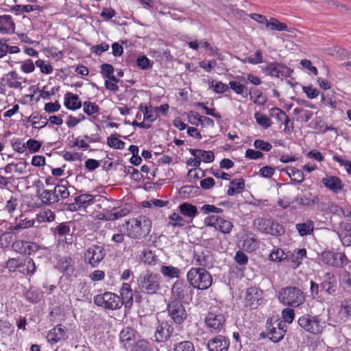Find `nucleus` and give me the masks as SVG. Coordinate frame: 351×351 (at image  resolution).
Returning a JSON list of instances; mask_svg holds the SVG:
<instances>
[{
	"mask_svg": "<svg viewBox=\"0 0 351 351\" xmlns=\"http://www.w3.org/2000/svg\"><path fill=\"white\" fill-rule=\"evenodd\" d=\"M190 154L196 158H199L204 162L209 163L214 160L215 154L212 151H205L199 149H190Z\"/></svg>",
	"mask_w": 351,
	"mask_h": 351,
	"instance_id": "29",
	"label": "nucleus"
},
{
	"mask_svg": "<svg viewBox=\"0 0 351 351\" xmlns=\"http://www.w3.org/2000/svg\"><path fill=\"white\" fill-rule=\"evenodd\" d=\"M254 117L257 123L262 126L263 128L267 129L270 126V119L267 115L261 114L259 112H256Z\"/></svg>",
	"mask_w": 351,
	"mask_h": 351,
	"instance_id": "55",
	"label": "nucleus"
},
{
	"mask_svg": "<svg viewBox=\"0 0 351 351\" xmlns=\"http://www.w3.org/2000/svg\"><path fill=\"white\" fill-rule=\"evenodd\" d=\"M254 147L256 149H259L264 152H269L271 149L272 145L269 142L257 139L254 142Z\"/></svg>",
	"mask_w": 351,
	"mask_h": 351,
	"instance_id": "63",
	"label": "nucleus"
},
{
	"mask_svg": "<svg viewBox=\"0 0 351 351\" xmlns=\"http://www.w3.org/2000/svg\"><path fill=\"white\" fill-rule=\"evenodd\" d=\"M283 171L290 177L291 180L293 182L300 183L304 179V173L302 171L294 167H287L283 169Z\"/></svg>",
	"mask_w": 351,
	"mask_h": 351,
	"instance_id": "34",
	"label": "nucleus"
},
{
	"mask_svg": "<svg viewBox=\"0 0 351 351\" xmlns=\"http://www.w3.org/2000/svg\"><path fill=\"white\" fill-rule=\"evenodd\" d=\"M339 284L345 290L351 291V273L344 271L339 276Z\"/></svg>",
	"mask_w": 351,
	"mask_h": 351,
	"instance_id": "47",
	"label": "nucleus"
},
{
	"mask_svg": "<svg viewBox=\"0 0 351 351\" xmlns=\"http://www.w3.org/2000/svg\"><path fill=\"white\" fill-rule=\"evenodd\" d=\"M178 209L182 215L191 219H193L198 214L197 207L188 202H184L181 204L179 206Z\"/></svg>",
	"mask_w": 351,
	"mask_h": 351,
	"instance_id": "31",
	"label": "nucleus"
},
{
	"mask_svg": "<svg viewBox=\"0 0 351 351\" xmlns=\"http://www.w3.org/2000/svg\"><path fill=\"white\" fill-rule=\"evenodd\" d=\"M171 293L176 300L189 301L193 297V288L189 283L177 280L172 287Z\"/></svg>",
	"mask_w": 351,
	"mask_h": 351,
	"instance_id": "8",
	"label": "nucleus"
},
{
	"mask_svg": "<svg viewBox=\"0 0 351 351\" xmlns=\"http://www.w3.org/2000/svg\"><path fill=\"white\" fill-rule=\"evenodd\" d=\"M167 310L168 315L177 324H182L187 317L186 311L180 301L170 300Z\"/></svg>",
	"mask_w": 351,
	"mask_h": 351,
	"instance_id": "9",
	"label": "nucleus"
},
{
	"mask_svg": "<svg viewBox=\"0 0 351 351\" xmlns=\"http://www.w3.org/2000/svg\"><path fill=\"white\" fill-rule=\"evenodd\" d=\"M270 258L273 261H282L286 260L287 258V254H286L282 249L278 248L274 250L270 254Z\"/></svg>",
	"mask_w": 351,
	"mask_h": 351,
	"instance_id": "58",
	"label": "nucleus"
},
{
	"mask_svg": "<svg viewBox=\"0 0 351 351\" xmlns=\"http://www.w3.org/2000/svg\"><path fill=\"white\" fill-rule=\"evenodd\" d=\"M19 271L23 274L32 275L36 271V265L32 258H26L23 264L21 263Z\"/></svg>",
	"mask_w": 351,
	"mask_h": 351,
	"instance_id": "40",
	"label": "nucleus"
},
{
	"mask_svg": "<svg viewBox=\"0 0 351 351\" xmlns=\"http://www.w3.org/2000/svg\"><path fill=\"white\" fill-rule=\"evenodd\" d=\"M267 234L273 236H279L284 233L285 230L282 225L278 222L269 219V225H268Z\"/></svg>",
	"mask_w": 351,
	"mask_h": 351,
	"instance_id": "42",
	"label": "nucleus"
},
{
	"mask_svg": "<svg viewBox=\"0 0 351 351\" xmlns=\"http://www.w3.org/2000/svg\"><path fill=\"white\" fill-rule=\"evenodd\" d=\"M173 326L168 322H159L154 332L155 340L159 343L166 342L173 336Z\"/></svg>",
	"mask_w": 351,
	"mask_h": 351,
	"instance_id": "12",
	"label": "nucleus"
},
{
	"mask_svg": "<svg viewBox=\"0 0 351 351\" xmlns=\"http://www.w3.org/2000/svg\"><path fill=\"white\" fill-rule=\"evenodd\" d=\"M263 300V291L257 287H250L246 290L245 304L252 309L257 308Z\"/></svg>",
	"mask_w": 351,
	"mask_h": 351,
	"instance_id": "14",
	"label": "nucleus"
},
{
	"mask_svg": "<svg viewBox=\"0 0 351 351\" xmlns=\"http://www.w3.org/2000/svg\"><path fill=\"white\" fill-rule=\"evenodd\" d=\"M173 351H195L193 343L190 341L177 343L173 346Z\"/></svg>",
	"mask_w": 351,
	"mask_h": 351,
	"instance_id": "52",
	"label": "nucleus"
},
{
	"mask_svg": "<svg viewBox=\"0 0 351 351\" xmlns=\"http://www.w3.org/2000/svg\"><path fill=\"white\" fill-rule=\"evenodd\" d=\"M254 225L258 230L267 234L269 227L268 225H269V219L262 217L255 219L254 221Z\"/></svg>",
	"mask_w": 351,
	"mask_h": 351,
	"instance_id": "51",
	"label": "nucleus"
},
{
	"mask_svg": "<svg viewBox=\"0 0 351 351\" xmlns=\"http://www.w3.org/2000/svg\"><path fill=\"white\" fill-rule=\"evenodd\" d=\"M322 182L325 187L329 189L335 193H337L343 186L341 180L336 176H326V178H322Z\"/></svg>",
	"mask_w": 351,
	"mask_h": 351,
	"instance_id": "26",
	"label": "nucleus"
},
{
	"mask_svg": "<svg viewBox=\"0 0 351 351\" xmlns=\"http://www.w3.org/2000/svg\"><path fill=\"white\" fill-rule=\"evenodd\" d=\"M21 245V252L25 254H31L33 252H36L38 250L39 246L33 242L21 241L16 243V246Z\"/></svg>",
	"mask_w": 351,
	"mask_h": 351,
	"instance_id": "39",
	"label": "nucleus"
},
{
	"mask_svg": "<svg viewBox=\"0 0 351 351\" xmlns=\"http://www.w3.org/2000/svg\"><path fill=\"white\" fill-rule=\"evenodd\" d=\"M106 256L105 249L102 245H90L84 252V259L93 267L98 266Z\"/></svg>",
	"mask_w": 351,
	"mask_h": 351,
	"instance_id": "10",
	"label": "nucleus"
},
{
	"mask_svg": "<svg viewBox=\"0 0 351 351\" xmlns=\"http://www.w3.org/2000/svg\"><path fill=\"white\" fill-rule=\"evenodd\" d=\"M237 94L241 95L243 97H246L248 94L250 96V99L258 105H263L267 99L266 97L263 95L262 92L258 89H251L248 92V89H233Z\"/></svg>",
	"mask_w": 351,
	"mask_h": 351,
	"instance_id": "20",
	"label": "nucleus"
},
{
	"mask_svg": "<svg viewBox=\"0 0 351 351\" xmlns=\"http://www.w3.org/2000/svg\"><path fill=\"white\" fill-rule=\"evenodd\" d=\"M40 199L43 203L47 204H51L59 201L58 197L56 196V193H54L53 190H45L40 194Z\"/></svg>",
	"mask_w": 351,
	"mask_h": 351,
	"instance_id": "41",
	"label": "nucleus"
},
{
	"mask_svg": "<svg viewBox=\"0 0 351 351\" xmlns=\"http://www.w3.org/2000/svg\"><path fill=\"white\" fill-rule=\"evenodd\" d=\"M193 263L195 265L210 268L213 267V257L208 249L199 247L195 249Z\"/></svg>",
	"mask_w": 351,
	"mask_h": 351,
	"instance_id": "11",
	"label": "nucleus"
},
{
	"mask_svg": "<svg viewBox=\"0 0 351 351\" xmlns=\"http://www.w3.org/2000/svg\"><path fill=\"white\" fill-rule=\"evenodd\" d=\"M245 188V181L243 179H236L230 182L229 189L228 190V195L233 196L235 194L241 193Z\"/></svg>",
	"mask_w": 351,
	"mask_h": 351,
	"instance_id": "33",
	"label": "nucleus"
},
{
	"mask_svg": "<svg viewBox=\"0 0 351 351\" xmlns=\"http://www.w3.org/2000/svg\"><path fill=\"white\" fill-rule=\"evenodd\" d=\"M306 251L304 248L296 249L293 252L287 253V258L286 260L291 263V267L296 268L301 264V261L306 256Z\"/></svg>",
	"mask_w": 351,
	"mask_h": 351,
	"instance_id": "27",
	"label": "nucleus"
},
{
	"mask_svg": "<svg viewBox=\"0 0 351 351\" xmlns=\"http://www.w3.org/2000/svg\"><path fill=\"white\" fill-rule=\"evenodd\" d=\"M125 223L127 235L132 239L144 238L152 230V222L145 216L131 219Z\"/></svg>",
	"mask_w": 351,
	"mask_h": 351,
	"instance_id": "2",
	"label": "nucleus"
},
{
	"mask_svg": "<svg viewBox=\"0 0 351 351\" xmlns=\"http://www.w3.org/2000/svg\"><path fill=\"white\" fill-rule=\"evenodd\" d=\"M117 134H112L107 138V144L110 147L119 149H123L125 143L117 137Z\"/></svg>",
	"mask_w": 351,
	"mask_h": 351,
	"instance_id": "49",
	"label": "nucleus"
},
{
	"mask_svg": "<svg viewBox=\"0 0 351 351\" xmlns=\"http://www.w3.org/2000/svg\"><path fill=\"white\" fill-rule=\"evenodd\" d=\"M83 110L88 115H92L99 110V107L90 101H85L83 104Z\"/></svg>",
	"mask_w": 351,
	"mask_h": 351,
	"instance_id": "61",
	"label": "nucleus"
},
{
	"mask_svg": "<svg viewBox=\"0 0 351 351\" xmlns=\"http://www.w3.org/2000/svg\"><path fill=\"white\" fill-rule=\"evenodd\" d=\"M54 94L55 93L53 89H51L50 91H45V89H35L34 90V94L30 95V100L32 101H34L37 102L40 97H43L44 99H49L50 96Z\"/></svg>",
	"mask_w": 351,
	"mask_h": 351,
	"instance_id": "46",
	"label": "nucleus"
},
{
	"mask_svg": "<svg viewBox=\"0 0 351 351\" xmlns=\"http://www.w3.org/2000/svg\"><path fill=\"white\" fill-rule=\"evenodd\" d=\"M247 62L252 64H258L263 62L262 51L260 49L256 50L253 56H251L247 58Z\"/></svg>",
	"mask_w": 351,
	"mask_h": 351,
	"instance_id": "62",
	"label": "nucleus"
},
{
	"mask_svg": "<svg viewBox=\"0 0 351 351\" xmlns=\"http://www.w3.org/2000/svg\"><path fill=\"white\" fill-rule=\"evenodd\" d=\"M229 345L228 339L222 335H218L208 341L207 347L209 351H228Z\"/></svg>",
	"mask_w": 351,
	"mask_h": 351,
	"instance_id": "19",
	"label": "nucleus"
},
{
	"mask_svg": "<svg viewBox=\"0 0 351 351\" xmlns=\"http://www.w3.org/2000/svg\"><path fill=\"white\" fill-rule=\"evenodd\" d=\"M225 322L224 317L221 314L209 313L206 318V326L211 331L219 332L223 327Z\"/></svg>",
	"mask_w": 351,
	"mask_h": 351,
	"instance_id": "18",
	"label": "nucleus"
},
{
	"mask_svg": "<svg viewBox=\"0 0 351 351\" xmlns=\"http://www.w3.org/2000/svg\"><path fill=\"white\" fill-rule=\"evenodd\" d=\"M141 258L145 263L151 266L156 265L159 261V259L156 255L151 250L143 251Z\"/></svg>",
	"mask_w": 351,
	"mask_h": 351,
	"instance_id": "44",
	"label": "nucleus"
},
{
	"mask_svg": "<svg viewBox=\"0 0 351 351\" xmlns=\"http://www.w3.org/2000/svg\"><path fill=\"white\" fill-rule=\"evenodd\" d=\"M15 23L11 15H0V32L2 34H13Z\"/></svg>",
	"mask_w": 351,
	"mask_h": 351,
	"instance_id": "24",
	"label": "nucleus"
},
{
	"mask_svg": "<svg viewBox=\"0 0 351 351\" xmlns=\"http://www.w3.org/2000/svg\"><path fill=\"white\" fill-rule=\"evenodd\" d=\"M74 264L75 262L71 257H63L59 260L56 268L64 275L71 276L75 271Z\"/></svg>",
	"mask_w": 351,
	"mask_h": 351,
	"instance_id": "21",
	"label": "nucleus"
},
{
	"mask_svg": "<svg viewBox=\"0 0 351 351\" xmlns=\"http://www.w3.org/2000/svg\"><path fill=\"white\" fill-rule=\"evenodd\" d=\"M55 214L49 209L43 210L36 215L35 221L38 223L51 222L55 219Z\"/></svg>",
	"mask_w": 351,
	"mask_h": 351,
	"instance_id": "38",
	"label": "nucleus"
},
{
	"mask_svg": "<svg viewBox=\"0 0 351 351\" xmlns=\"http://www.w3.org/2000/svg\"><path fill=\"white\" fill-rule=\"evenodd\" d=\"M188 282L193 289L206 290L213 283L212 276L204 268H191L187 273Z\"/></svg>",
	"mask_w": 351,
	"mask_h": 351,
	"instance_id": "4",
	"label": "nucleus"
},
{
	"mask_svg": "<svg viewBox=\"0 0 351 351\" xmlns=\"http://www.w3.org/2000/svg\"><path fill=\"white\" fill-rule=\"evenodd\" d=\"M67 329L57 325L51 329L47 336V341L51 344H56L64 341L66 338Z\"/></svg>",
	"mask_w": 351,
	"mask_h": 351,
	"instance_id": "17",
	"label": "nucleus"
},
{
	"mask_svg": "<svg viewBox=\"0 0 351 351\" xmlns=\"http://www.w3.org/2000/svg\"><path fill=\"white\" fill-rule=\"evenodd\" d=\"M94 302L96 305L109 310L119 309L123 305L121 298L111 292H106L102 295H95Z\"/></svg>",
	"mask_w": 351,
	"mask_h": 351,
	"instance_id": "7",
	"label": "nucleus"
},
{
	"mask_svg": "<svg viewBox=\"0 0 351 351\" xmlns=\"http://www.w3.org/2000/svg\"><path fill=\"white\" fill-rule=\"evenodd\" d=\"M337 286L335 275L330 271L324 273L320 283L322 290L328 295H334L337 291Z\"/></svg>",
	"mask_w": 351,
	"mask_h": 351,
	"instance_id": "15",
	"label": "nucleus"
},
{
	"mask_svg": "<svg viewBox=\"0 0 351 351\" xmlns=\"http://www.w3.org/2000/svg\"><path fill=\"white\" fill-rule=\"evenodd\" d=\"M21 70L25 73H31L35 70V63L32 60L27 59L25 61L21 62Z\"/></svg>",
	"mask_w": 351,
	"mask_h": 351,
	"instance_id": "59",
	"label": "nucleus"
},
{
	"mask_svg": "<svg viewBox=\"0 0 351 351\" xmlns=\"http://www.w3.org/2000/svg\"><path fill=\"white\" fill-rule=\"evenodd\" d=\"M270 115L284 123L285 125V130L287 129L289 123V119L283 110L278 108H273L270 110Z\"/></svg>",
	"mask_w": 351,
	"mask_h": 351,
	"instance_id": "36",
	"label": "nucleus"
},
{
	"mask_svg": "<svg viewBox=\"0 0 351 351\" xmlns=\"http://www.w3.org/2000/svg\"><path fill=\"white\" fill-rule=\"evenodd\" d=\"M339 314L341 319L351 321V298H346L341 301Z\"/></svg>",
	"mask_w": 351,
	"mask_h": 351,
	"instance_id": "30",
	"label": "nucleus"
},
{
	"mask_svg": "<svg viewBox=\"0 0 351 351\" xmlns=\"http://www.w3.org/2000/svg\"><path fill=\"white\" fill-rule=\"evenodd\" d=\"M36 66L40 69V71L43 74H51L53 72V67L49 62L45 60L38 59L35 62Z\"/></svg>",
	"mask_w": 351,
	"mask_h": 351,
	"instance_id": "53",
	"label": "nucleus"
},
{
	"mask_svg": "<svg viewBox=\"0 0 351 351\" xmlns=\"http://www.w3.org/2000/svg\"><path fill=\"white\" fill-rule=\"evenodd\" d=\"M54 193H56V196L59 199L60 198L66 199L69 196V191L64 185H57L54 188Z\"/></svg>",
	"mask_w": 351,
	"mask_h": 351,
	"instance_id": "64",
	"label": "nucleus"
},
{
	"mask_svg": "<svg viewBox=\"0 0 351 351\" xmlns=\"http://www.w3.org/2000/svg\"><path fill=\"white\" fill-rule=\"evenodd\" d=\"M295 202L300 206L311 207L319 202V197L311 193H302L295 197Z\"/></svg>",
	"mask_w": 351,
	"mask_h": 351,
	"instance_id": "23",
	"label": "nucleus"
},
{
	"mask_svg": "<svg viewBox=\"0 0 351 351\" xmlns=\"http://www.w3.org/2000/svg\"><path fill=\"white\" fill-rule=\"evenodd\" d=\"M137 285L141 293L156 294L161 289V278L158 274L147 270L138 276Z\"/></svg>",
	"mask_w": 351,
	"mask_h": 351,
	"instance_id": "3",
	"label": "nucleus"
},
{
	"mask_svg": "<svg viewBox=\"0 0 351 351\" xmlns=\"http://www.w3.org/2000/svg\"><path fill=\"white\" fill-rule=\"evenodd\" d=\"M35 222V219H21L19 221H18L15 225L10 226L9 227V230L14 231L19 230L21 229L29 228L33 227L34 226Z\"/></svg>",
	"mask_w": 351,
	"mask_h": 351,
	"instance_id": "43",
	"label": "nucleus"
},
{
	"mask_svg": "<svg viewBox=\"0 0 351 351\" xmlns=\"http://www.w3.org/2000/svg\"><path fill=\"white\" fill-rule=\"evenodd\" d=\"M160 272L164 276L170 278H179L181 273L180 269L171 265H162Z\"/></svg>",
	"mask_w": 351,
	"mask_h": 351,
	"instance_id": "35",
	"label": "nucleus"
},
{
	"mask_svg": "<svg viewBox=\"0 0 351 351\" xmlns=\"http://www.w3.org/2000/svg\"><path fill=\"white\" fill-rule=\"evenodd\" d=\"M334 267H341L348 264V258L343 253H334Z\"/></svg>",
	"mask_w": 351,
	"mask_h": 351,
	"instance_id": "54",
	"label": "nucleus"
},
{
	"mask_svg": "<svg viewBox=\"0 0 351 351\" xmlns=\"http://www.w3.org/2000/svg\"><path fill=\"white\" fill-rule=\"evenodd\" d=\"M233 227V223L230 221L219 217V223L217 224L216 230L220 231L223 234H229L232 231Z\"/></svg>",
	"mask_w": 351,
	"mask_h": 351,
	"instance_id": "45",
	"label": "nucleus"
},
{
	"mask_svg": "<svg viewBox=\"0 0 351 351\" xmlns=\"http://www.w3.org/2000/svg\"><path fill=\"white\" fill-rule=\"evenodd\" d=\"M295 228L301 237L310 235L314 230V222L310 219L295 225Z\"/></svg>",
	"mask_w": 351,
	"mask_h": 351,
	"instance_id": "32",
	"label": "nucleus"
},
{
	"mask_svg": "<svg viewBox=\"0 0 351 351\" xmlns=\"http://www.w3.org/2000/svg\"><path fill=\"white\" fill-rule=\"evenodd\" d=\"M134 330L132 328L127 327L121 331L119 335L120 341L124 344V346H125L127 343H129L134 340Z\"/></svg>",
	"mask_w": 351,
	"mask_h": 351,
	"instance_id": "37",
	"label": "nucleus"
},
{
	"mask_svg": "<svg viewBox=\"0 0 351 351\" xmlns=\"http://www.w3.org/2000/svg\"><path fill=\"white\" fill-rule=\"evenodd\" d=\"M109 49V45L105 42H103L99 45H93L90 47L91 53L95 54L97 56H101L104 52H106Z\"/></svg>",
	"mask_w": 351,
	"mask_h": 351,
	"instance_id": "57",
	"label": "nucleus"
},
{
	"mask_svg": "<svg viewBox=\"0 0 351 351\" xmlns=\"http://www.w3.org/2000/svg\"><path fill=\"white\" fill-rule=\"evenodd\" d=\"M136 62L137 66L143 70L148 69L152 66L150 60L145 55L139 56Z\"/></svg>",
	"mask_w": 351,
	"mask_h": 351,
	"instance_id": "56",
	"label": "nucleus"
},
{
	"mask_svg": "<svg viewBox=\"0 0 351 351\" xmlns=\"http://www.w3.org/2000/svg\"><path fill=\"white\" fill-rule=\"evenodd\" d=\"M184 220L176 213L171 214L168 217V225L173 227H182L184 226Z\"/></svg>",
	"mask_w": 351,
	"mask_h": 351,
	"instance_id": "48",
	"label": "nucleus"
},
{
	"mask_svg": "<svg viewBox=\"0 0 351 351\" xmlns=\"http://www.w3.org/2000/svg\"><path fill=\"white\" fill-rule=\"evenodd\" d=\"M95 196L90 194H82L75 197L74 202L70 204L69 208L71 210H80L85 209L94 203Z\"/></svg>",
	"mask_w": 351,
	"mask_h": 351,
	"instance_id": "16",
	"label": "nucleus"
},
{
	"mask_svg": "<svg viewBox=\"0 0 351 351\" xmlns=\"http://www.w3.org/2000/svg\"><path fill=\"white\" fill-rule=\"evenodd\" d=\"M267 27L270 28L271 30L277 31H286L287 29V25L285 23L279 22L275 18H271L270 21L267 23Z\"/></svg>",
	"mask_w": 351,
	"mask_h": 351,
	"instance_id": "50",
	"label": "nucleus"
},
{
	"mask_svg": "<svg viewBox=\"0 0 351 351\" xmlns=\"http://www.w3.org/2000/svg\"><path fill=\"white\" fill-rule=\"evenodd\" d=\"M121 300L125 308H130L133 304V293L131 286L128 283H123L120 290Z\"/></svg>",
	"mask_w": 351,
	"mask_h": 351,
	"instance_id": "25",
	"label": "nucleus"
},
{
	"mask_svg": "<svg viewBox=\"0 0 351 351\" xmlns=\"http://www.w3.org/2000/svg\"><path fill=\"white\" fill-rule=\"evenodd\" d=\"M261 71L265 75L276 77L281 80H285L287 84L294 86L297 82L292 77L293 70L278 62H271L261 66Z\"/></svg>",
	"mask_w": 351,
	"mask_h": 351,
	"instance_id": "1",
	"label": "nucleus"
},
{
	"mask_svg": "<svg viewBox=\"0 0 351 351\" xmlns=\"http://www.w3.org/2000/svg\"><path fill=\"white\" fill-rule=\"evenodd\" d=\"M285 327V323L281 321L276 320L275 325H274L271 320H267V328L269 330L268 335L270 339L274 342H279L283 339L286 332Z\"/></svg>",
	"mask_w": 351,
	"mask_h": 351,
	"instance_id": "13",
	"label": "nucleus"
},
{
	"mask_svg": "<svg viewBox=\"0 0 351 351\" xmlns=\"http://www.w3.org/2000/svg\"><path fill=\"white\" fill-rule=\"evenodd\" d=\"M298 322L304 331L314 335L322 333L326 327V322L317 315H305L301 316Z\"/></svg>",
	"mask_w": 351,
	"mask_h": 351,
	"instance_id": "6",
	"label": "nucleus"
},
{
	"mask_svg": "<svg viewBox=\"0 0 351 351\" xmlns=\"http://www.w3.org/2000/svg\"><path fill=\"white\" fill-rule=\"evenodd\" d=\"M278 299L286 306L298 307L304 302L305 295L298 287L289 286L279 291Z\"/></svg>",
	"mask_w": 351,
	"mask_h": 351,
	"instance_id": "5",
	"label": "nucleus"
},
{
	"mask_svg": "<svg viewBox=\"0 0 351 351\" xmlns=\"http://www.w3.org/2000/svg\"><path fill=\"white\" fill-rule=\"evenodd\" d=\"M338 236L343 245L351 246V224L346 222L340 223Z\"/></svg>",
	"mask_w": 351,
	"mask_h": 351,
	"instance_id": "22",
	"label": "nucleus"
},
{
	"mask_svg": "<svg viewBox=\"0 0 351 351\" xmlns=\"http://www.w3.org/2000/svg\"><path fill=\"white\" fill-rule=\"evenodd\" d=\"M240 82H243L245 84L251 83L254 85L258 86L261 84V81L260 77L256 76L253 74H247V76H241L239 80Z\"/></svg>",
	"mask_w": 351,
	"mask_h": 351,
	"instance_id": "60",
	"label": "nucleus"
},
{
	"mask_svg": "<svg viewBox=\"0 0 351 351\" xmlns=\"http://www.w3.org/2000/svg\"><path fill=\"white\" fill-rule=\"evenodd\" d=\"M64 104L66 108L72 110L79 109L82 106V102L78 96L69 92L64 95Z\"/></svg>",
	"mask_w": 351,
	"mask_h": 351,
	"instance_id": "28",
	"label": "nucleus"
}]
</instances>
